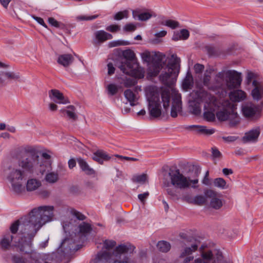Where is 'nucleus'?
<instances>
[{"instance_id":"nucleus-1","label":"nucleus","mask_w":263,"mask_h":263,"mask_svg":"<svg viewBox=\"0 0 263 263\" xmlns=\"http://www.w3.org/2000/svg\"><path fill=\"white\" fill-rule=\"evenodd\" d=\"M42 165L36 149L32 147L25 149L18 159L17 162L10 165L7 171V178L15 191H20L22 182L28 174H32Z\"/></svg>"},{"instance_id":"nucleus-2","label":"nucleus","mask_w":263,"mask_h":263,"mask_svg":"<svg viewBox=\"0 0 263 263\" xmlns=\"http://www.w3.org/2000/svg\"><path fill=\"white\" fill-rule=\"evenodd\" d=\"M165 55L160 52L151 53L148 51H145L141 53L142 61L147 64L153 61L154 57L157 58V60L153 64L150 70L153 76L158 74L160 71L162 70L159 76L160 80L166 86L172 85L176 80L180 69V59L176 54H172L171 58L166 64L165 62H162V57Z\"/></svg>"},{"instance_id":"nucleus-3","label":"nucleus","mask_w":263,"mask_h":263,"mask_svg":"<svg viewBox=\"0 0 263 263\" xmlns=\"http://www.w3.org/2000/svg\"><path fill=\"white\" fill-rule=\"evenodd\" d=\"M168 176L170 183L174 188L168 187L166 189L167 195L173 200H178L180 199V191L185 190L190 187L196 188L198 183V179H191L190 177L186 176L181 173L177 168H170L168 172Z\"/></svg>"},{"instance_id":"nucleus-4","label":"nucleus","mask_w":263,"mask_h":263,"mask_svg":"<svg viewBox=\"0 0 263 263\" xmlns=\"http://www.w3.org/2000/svg\"><path fill=\"white\" fill-rule=\"evenodd\" d=\"M24 229L22 230L26 236L22 238L18 243L15 245L17 251L25 254L31 253L32 250V240L36 234L37 231L43 226L30 212L27 221L24 222Z\"/></svg>"},{"instance_id":"nucleus-5","label":"nucleus","mask_w":263,"mask_h":263,"mask_svg":"<svg viewBox=\"0 0 263 263\" xmlns=\"http://www.w3.org/2000/svg\"><path fill=\"white\" fill-rule=\"evenodd\" d=\"M72 225L69 222H65L63 224V228L65 233H68L70 236V238H65L61 245V247L67 252L72 251H78L79 248L77 246L74 247V244L80 241L79 238L82 234H87L92 230L91 226L89 223L83 222L78 227L79 231L78 233L72 232L71 234L70 230L72 229Z\"/></svg>"},{"instance_id":"nucleus-6","label":"nucleus","mask_w":263,"mask_h":263,"mask_svg":"<svg viewBox=\"0 0 263 263\" xmlns=\"http://www.w3.org/2000/svg\"><path fill=\"white\" fill-rule=\"evenodd\" d=\"M241 73L235 70L222 71L218 73L215 78L217 88L224 89L226 86L229 89L239 87L241 82Z\"/></svg>"},{"instance_id":"nucleus-7","label":"nucleus","mask_w":263,"mask_h":263,"mask_svg":"<svg viewBox=\"0 0 263 263\" xmlns=\"http://www.w3.org/2000/svg\"><path fill=\"white\" fill-rule=\"evenodd\" d=\"M122 55L124 60L122 59L118 66L121 71L126 74L143 78L144 73L137 68V63L134 62L136 58L134 52L130 49H126L122 51Z\"/></svg>"},{"instance_id":"nucleus-8","label":"nucleus","mask_w":263,"mask_h":263,"mask_svg":"<svg viewBox=\"0 0 263 263\" xmlns=\"http://www.w3.org/2000/svg\"><path fill=\"white\" fill-rule=\"evenodd\" d=\"M199 251L200 255L193 263H233L230 259L224 258L219 250H210L202 245Z\"/></svg>"},{"instance_id":"nucleus-9","label":"nucleus","mask_w":263,"mask_h":263,"mask_svg":"<svg viewBox=\"0 0 263 263\" xmlns=\"http://www.w3.org/2000/svg\"><path fill=\"white\" fill-rule=\"evenodd\" d=\"M54 207L52 205L41 206L34 208L31 211L39 221L44 226L52 220L53 216Z\"/></svg>"},{"instance_id":"nucleus-10","label":"nucleus","mask_w":263,"mask_h":263,"mask_svg":"<svg viewBox=\"0 0 263 263\" xmlns=\"http://www.w3.org/2000/svg\"><path fill=\"white\" fill-rule=\"evenodd\" d=\"M148 109L149 115L153 118H158L161 115V106L159 96L157 92H153L148 99Z\"/></svg>"},{"instance_id":"nucleus-11","label":"nucleus","mask_w":263,"mask_h":263,"mask_svg":"<svg viewBox=\"0 0 263 263\" xmlns=\"http://www.w3.org/2000/svg\"><path fill=\"white\" fill-rule=\"evenodd\" d=\"M198 247L199 242H195L188 246L182 247L179 256V259L182 260L183 263H189L191 261H194V257L193 253L198 250Z\"/></svg>"},{"instance_id":"nucleus-12","label":"nucleus","mask_w":263,"mask_h":263,"mask_svg":"<svg viewBox=\"0 0 263 263\" xmlns=\"http://www.w3.org/2000/svg\"><path fill=\"white\" fill-rule=\"evenodd\" d=\"M197 98L195 100L190 102V109L192 114L199 115L201 112L200 102L204 101L208 97V94L205 91H197Z\"/></svg>"},{"instance_id":"nucleus-13","label":"nucleus","mask_w":263,"mask_h":263,"mask_svg":"<svg viewBox=\"0 0 263 263\" xmlns=\"http://www.w3.org/2000/svg\"><path fill=\"white\" fill-rule=\"evenodd\" d=\"M216 116L220 121L230 120L233 123H237L239 122L238 114L235 111V107L232 105L230 109H223L216 113Z\"/></svg>"},{"instance_id":"nucleus-14","label":"nucleus","mask_w":263,"mask_h":263,"mask_svg":"<svg viewBox=\"0 0 263 263\" xmlns=\"http://www.w3.org/2000/svg\"><path fill=\"white\" fill-rule=\"evenodd\" d=\"M173 102L171 108V116L173 118H176L178 115V112L181 110L182 102L180 93L178 91H174L173 92Z\"/></svg>"},{"instance_id":"nucleus-15","label":"nucleus","mask_w":263,"mask_h":263,"mask_svg":"<svg viewBox=\"0 0 263 263\" xmlns=\"http://www.w3.org/2000/svg\"><path fill=\"white\" fill-rule=\"evenodd\" d=\"M252 85L254 88L252 90L251 95L253 99L257 101L263 97V86L256 80H253Z\"/></svg>"},{"instance_id":"nucleus-16","label":"nucleus","mask_w":263,"mask_h":263,"mask_svg":"<svg viewBox=\"0 0 263 263\" xmlns=\"http://www.w3.org/2000/svg\"><path fill=\"white\" fill-rule=\"evenodd\" d=\"M260 135V129L258 127L252 129L247 133L242 138L243 143L256 142Z\"/></svg>"},{"instance_id":"nucleus-17","label":"nucleus","mask_w":263,"mask_h":263,"mask_svg":"<svg viewBox=\"0 0 263 263\" xmlns=\"http://www.w3.org/2000/svg\"><path fill=\"white\" fill-rule=\"evenodd\" d=\"M185 128L193 131L196 134H202L207 135H211L215 133L214 129H207L206 126L202 125H189L186 126Z\"/></svg>"},{"instance_id":"nucleus-18","label":"nucleus","mask_w":263,"mask_h":263,"mask_svg":"<svg viewBox=\"0 0 263 263\" xmlns=\"http://www.w3.org/2000/svg\"><path fill=\"white\" fill-rule=\"evenodd\" d=\"M49 94L51 100L57 103L67 104L69 103L68 100L64 98L63 93L57 89L51 90Z\"/></svg>"},{"instance_id":"nucleus-19","label":"nucleus","mask_w":263,"mask_h":263,"mask_svg":"<svg viewBox=\"0 0 263 263\" xmlns=\"http://www.w3.org/2000/svg\"><path fill=\"white\" fill-rule=\"evenodd\" d=\"M258 110L257 106L253 103H247L242 106V112L243 116L246 118L253 117Z\"/></svg>"},{"instance_id":"nucleus-20","label":"nucleus","mask_w":263,"mask_h":263,"mask_svg":"<svg viewBox=\"0 0 263 263\" xmlns=\"http://www.w3.org/2000/svg\"><path fill=\"white\" fill-rule=\"evenodd\" d=\"M92 159L100 164H102L104 161H109L111 157L103 150H98L92 155Z\"/></svg>"},{"instance_id":"nucleus-21","label":"nucleus","mask_w":263,"mask_h":263,"mask_svg":"<svg viewBox=\"0 0 263 263\" xmlns=\"http://www.w3.org/2000/svg\"><path fill=\"white\" fill-rule=\"evenodd\" d=\"M124 95L131 106H133L137 105V102L138 100L137 87L134 91L130 89L125 90L124 92Z\"/></svg>"},{"instance_id":"nucleus-22","label":"nucleus","mask_w":263,"mask_h":263,"mask_svg":"<svg viewBox=\"0 0 263 263\" xmlns=\"http://www.w3.org/2000/svg\"><path fill=\"white\" fill-rule=\"evenodd\" d=\"M77 161L82 171L87 175H93L96 174V171L89 165L84 159L80 157L78 158Z\"/></svg>"},{"instance_id":"nucleus-23","label":"nucleus","mask_w":263,"mask_h":263,"mask_svg":"<svg viewBox=\"0 0 263 263\" xmlns=\"http://www.w3.org/2000/svg\"><path fill=\"white\" fill-rule=\"evenodd\" d=\"M95 40L98 43H101L104 42L108 40L112 39V35L104 30H98L94 33Z\"/></svg>"},{"instance_id":"nucleus-24","label":"nucleus","mask_w":263,"mask_h":263,"mask_svg":"<svg viewBox=\"0 0 263 263\" xmlns=\"http://www.w3.org/2000/svg\"><path fill=\"white\" fill-rule=\"evenodd\" d=\"M73 61L74 58L71 54H63L59 56L57 62L64 67H68L73 63Z\"/></svg>"},{"instance_id":"nucleus-25","label":"nucleus","mask_w":263,"mask_h":263,"mask_svg":"<svg viewBox=\"0 0 263 263\" xmlns=\"http://www.w3.org/2000/svg\"><path fill=\"white\" fill-rule=\"evenodd\" d=\"M230 98L233 101L239 102L246 98V93L241 90H234L230 93Z\"/></svg>"},{"instance_id":"nucleus-26","label":"nucleus","mask_w":263,"mask_h":263,"mask_svg":"<svg viewBox=\"0 0 263 263\" xmlns=\"http://www.w3.org/2000/svg\"><path fill=\"white\" fill-rule=\"evenodd\" d=\"M12 239L13 236L9 233L4 235L0 241L1 248L4 250L8 249L10 246V243L12 241Z\"/></svg>"},{"instance_id":"nucleus-27","label":"nucleus","mask_w":263,"mask_h":263,"mask_svg":"<svg viewBox=\"0 0 263 263\" xmlns=\"http://www.w3.org/2000/svg\"><path fill=\"white\" fill-rule=\"evenodd\" d=\"M41 185L40 181L36 179H30L27 181L26 189L28 191H33L36 190Z\"/></svg>"},{"instance_id":"nucleus-28","label":"nucleus","mask_w":263,"mask_h":263,"mask_svg":"<svg viewBox=\"0 0 263 263\" xmlns=\"http://www.w3.org/2000/svg\"><path fill=\"white\" fill-rule=\"evenodd\" d=\"M161 99L163 102V106L165 110H167L170 106V93L168 90H163L161 93Z\"/></svg>"},{"instance_id":"nucleus-29","label":"nucleus","mask_w":263,"mask_h":263,"mask_svg":"<svg viewBox=\"0 0 263 263\" xmlns=\"http://www.w3.org/2000/svg\"><path fill=\"white\" fill-rule=\"evenodd\" d=\"M133 14L135 18L137 17L138 20L141 21H145L149 19L153 16L152 14L149 12H145L139 13L138 11H133Z\"/></svg>"},{"instance_id":"nucleus-30","label":"nucleus","mask_w":263,"mask_h":263,"mask_svg":"<svg viewBox=\"0 0 263 263\" xmlns=\"http://www.w3.org/2000/svg\"><path fill=\"white\" fill-rule=\"evenodd\" d=\"M67 110H64L63 111L65 112L69 119L73 121L77 119L78 116L76 114V108L73 105H69L67 107Z\"/></svg>"},{"instance_id":"nucleus-31","label":"nucleus","mask_w":263,"mask_h":263,"mask_svg":"<svg viewBox=\"0 0 263 263\" xmlns=\"http://www.w3.org/2000/svg\"><path fill=\"white\" fill-rule=\"evenodd\" d=\"M193 85V79L191 75L188 74L182 83V88L183 89L187 90L191 89Z\"/></svg>"},{"instance_id":"nucleus-32","label":"nucleus","mask_w":263,"mask_h":263,"mask_svg":"<svg viewBox=\"0 0 263 263\" xmlns=\"http://www.w3.org/2000/svg\"><path fill=\"white\" fill-rule=\"evenodd\" d=\"M158 250L162 252H167L171 249V245L169 242L162 240L159 241L157 245Z\"/></svg>"},{"instance_id":"nucleus-33","label":"nucleus","mask_w":263,"mask_h":263,"mask_svg":"<svg viewBox=\"0 0 263 263\" xmlns=\"http://www.w3.org/2000/svg\"><path fill=\"white\" fill-rule=\"evenodd\" d=\"M116 241L113 240L106 239L103 241V249H105L107 251H109L117 247Z\"/></svg>"},{"instance_id":"nucleus-34","label":"nucleus","mask_w":263,"mask_h":263,"mask_svg":"<svg viewBox=\"0 0 263 263\" xmlns=\"http://www.w3.org/2000/svg\"><path fill=\"white\" fill-rule=\"evenodd\" d=\"M129 75L132 76V77L126 78L125 80H124L123 82V85L126 87H132L133 86L135 85L137 83V80L136 78H138V77H135L132 74ZM139 79L140 78H139Z\"/></svg>"},{"instance_id":"nucleus-35","label":"nucleus","mask_w":263,"mask_h":263,"mask_svg":"<svg viewBox=\"0 0 263 263\" xmlns=\"http://www.w3.org/2000/svg\"><path fill=\"white\" fill-rule=\"evenodd\" d=\"M1 74L4 76L9 80H17L20 79L19 73H15L11 71H2Z\"/></svg>"},{"instance_id":"nucleus-36","label":"nucleus","mask_w":263,"mask_h":263,"mask_svg":"<svg viewBox=\"0 0 263 263\" xmlns=\"http://www.w3.org/2000/svg\"><path fill=\"white\" fill-rule=\"evenodd\" d=\"M210 205L211 208L218 210L222 206V202L221 199L215 197L211 199Z\"/></svg>"},{"instance_id":"nucleus-37","label":"nucleus","mask_w":263,"mask_h":263,"mask_svg":"<svg viewBox=\"0 0 263 263\" xmlns=\"http://www.w3.org/2000/svg\"><path fill=\"white\" fill-rule=\"evenodd\" d=\"M206 201V197L202 195H197L194 197L193 204L197 205H203Z\"/></svg>"},{"instance_id":"nucleus-38","label":"nucleus","mask_w":263,"mask_h":263,"mask_svg":"<svg viewBox=\"0 0 263 263\" xmlns=\"http://www.w3.org/2000/svg\"><path fill=\"white\" fill-rule=\"evenodd\" d=\"M161 24L166 26L171 29H174L179 27V23L176 21L168 20L164 22H162Z\"/></svg>"},{"instance_id":"nucleus-39","label":"nucleus","mask_w":263,"mask_h":263,"mask_svg":"<svg viewBox=\"0 0 263 263\" xmlns=\"http://www.w3.org/2000/svg\"><path fill=\"white\" fill-rule=\"evenodd\" d=\"M45 179L49 183H54L58 179V175L54 173H48L46 175Z\"/></svg>"},{"instance_id":"nucleus-40","label":"nucleus","mask_w":263,"mask_h":263,"mask_svg":"<svg viewBox=\"0 0 263 263\" xmlns=\"http://www.w3.org/2000/svg\"><path fill=\"white\" fill-rule=\"evenodd\" d=\"M147 180V175L145 174L141 175H135L132 178L133 182L138 183H144Z\"/></svg>"},{"instance_id":"nucleus-41","label":"nucleus","mask_w":263,"mask_h":263,"mask_svg":"<svg viewBox=\"0 0 263 263\" xmlns=\"http://www.w3.org/2000/svg\"><path fill=\"white\" fill-rule=\"evenodd\" d=\"M214 184L217 187L223 189L226 185V182L222 178H217L214 180Z\"/></svg>"},{"instance_id":"nucleus-42","label":"nucleus","mask_w":263,"mask_h":263,"mask_svg":"<svg viewBox=\"0 0 263 263\" xmlns=\"http://www.w3.org/2000/svg\"><path fill=\"white\" fill-rule=\"evenodd\" d=\"M128 16V11L124 10L123 11H119L115 14L114 19L116 20H121L123 18H127Z\"/></svg>"},{"instance_id":"nucleus-43","label":"nucleus","mask_w":263,"mask_h":263,"mask_svg":"<svg viewBox=\"0 0 263 263\" xmlns=\"http://www.w3.org/2000/svg\"><path fill=\"white\" fill-rule=\"evenodd\" d=\"M108 93L111 96L115 95L118 90V87L114 84H110L107 86Z\"/></svg>"},{"instance_id":"nucleus-44","label":"nucleus","mask_w":263,"mask_h":263,"mask_svg":"<svg viewBox=\"0 0 263 263\" xmlns=\"http://www.w3.org/2000/svg\"><path fill=\"white\" fill-rule=\"evenodd\" d=\"M27 259L26 260L23 257L16 255H14L12 256V260L13 263H27Z\"/></svg>"},{"instance_id":"nucleus-45","label":"nucleus","mask_w":263,"mask_h":263,"mask_svg":"<svg viewBox=\"0 0 263 263\" xmlns=\"http://www.w3.org/2000/svg\"><path fill=\"white\" fill-rule=\"evenodd\" d=\"M203 116L204 118L209 121H214L215 118V114L210 111H204Z\"/></svg>"},{"instance_id":"nucleus-46","label":"nucleus","mask_w":263,"mask_h":263,"mask_svg":"<svg viewBox=\"0 0 263 263\" xmlns=\"http://www.w3.org/2000/svg\"><path fill=\"white\" fill-rule=\"evenodd\" d=\"M71 212L72 215L80 220H84L86 218V217L84 214L77 210H72Z\"/></svg>"},{"instance_id":"nucleus-47","label":"nucleus","mask_w":263,"mask_h":263,"mask_svg":"<svg viewBox=\"0 0 263 263\" xmlns=\"http://www.w3.org/2000/svg\"><path fill=\"white\" fill-rule=\"evenodd\" d=\"M106 30L112 33H115L120 30V26L118 25H111L106 28Z\"/></svg>"},{"instance_id":"nucleus-48","label":"nucleus","mask_w":263,"mask_h":263,"mask_svg":"<svg viewBox=\"0 0 263 263\" xmlns=\"http://www.w3.org/2000/svg\"><path fill=\"white\" fill-rule=\"evenodd\" d=\"M98 15H93L91 16L80 15L77 17V19L79 21H90L97 18Z\"/></svg>"},{"instance_id":"nucleus-49","label":"nucleus","mask_w":263,"mask_h":263,"mask_svg":"<svg viewBox=\"0 0 263 263\" xmlns=\"http://www.w3.org/2000/svg\"><path fill=\"white\" fill-rule=\"evenodd\" d=\"M20 225V221L18 220L14 222L11 226L10 229L12 233L15 234L18 231Z\"/></svg>"},{"instance_id":"nucleus-50","label":"nucleus","mask_w":263,"mask_h":263,"mask_svg":"<svg viewBox=\"0 0 263 263\" xmlns=\"http://www.w3.org/2000/svg\"><path fill=\"white\" fill-rule=\"evenodd\" d=\"M136 28L137 27L135 24L128 23L124 26L123 30L126 32L134 31L136 29Z\"/></svg>"},{"instance_id":"nucleus-51","label":"nucleus","mask_w":263,"mask_h":263,"mask_svg":"<svg viewBox=\"0 0 263 263\" xmlns=\"http://www.w3.org/2000/svg\"><path fill=\"white\" fill-rule=\"evenodd\" d=\"M204 193L205 197L211 198V199L216 197V193L212 190H206Z\"/></svg>"},{"instance_id":"nucleus-52","label":"nucleus","mask_w":263,"mask_h":263,"mask_svg":"<svg viewBox=\"0 0 263 263\" xmlns=\"http://www.w3.org/2000/svg\"><path fill=\"white\" fill-rule=\"evenodd\" d=\"M179 37H181V39L186 40L187 39L190 35L189 31L186 29H182L180 32Z\"/></svg>"},{"instance_id":"nucleus-53","label":"nucleus","mask_w":263,"mask_h":263,"mask_svg":"<svg viewBox=\"0 0 263 263\" xmlns=\"http://www.w3.org/2000/svg\"><path fill=\"white\" fill-rule=\"evenodd\" d=\"M212 156L214 158H219L221 156V153L215 147L212 148Z\"/></svg>"},{"instance_id":"nucleus-54","label":"nucleus","mask_w":263,"mask_h":263,"mask_svg":"<svg viewBox=\"0 0 263 263\" xmlns=\"http://www.w3.org/2000/svg\"><path fill=\"white\" fill-rule=\"evenodd\" d=\"M48 23L52 26L59 28L60 27L61 23L58 22L56 20H55L53 17H49L48 18Z\"/></svg>"},{"instance_id":"nucleus-55","label":"nucleus","mask_w":263,"mask_h":263,"mask_svg":"<svg viewBox=\"0 0 263 263\" xmlns=\"http://www.w3.org/2000/svg\"><path fill=\"white\" fill-rule=\"evenodd\" d=\"M149 193L148 192H146L143 194H140L138 195V199L140 200L141 202L144 203L146 199L148 197Z\"/></svg>"},{"instance_id":"nucleus-56","label":"nucleus","mask_w":263,"mask_h":263,"mask_svg":"<svg viewBox=\"0 0 263 263\" xmlns=\"http://www.w3.org/2000/svg\"><path fill=\"white\" fill-rule=\"evenodd\" d=\"M115 156L117 158H118L121 160H125L127 161H137L138 160V159L133 157H129L127 156H123L119 155H116Z\"/></svg>"},{"instance_id":"nucleus-57","label":"nucleus","mask_w":263,"mask_h":263,"mask_svg":"<svg viewBox=\"0 0 263 263\" xmlns=\"http://www.w3.org/2000/svg\"><path fill=\"white\" fill-rule=\"evenodd\" d=\"M204 66L200 64H196L194 65V70L196 73H200L202 72Z\"/></svg>"},{"instance_id":"nucleus-58","label":"nucleus","mask_w":263,"mask_h":263,"mask_svg":"<svg viewBox=\"0 0 263 263\" xmlns=\"http://www.w3.org/2000/svg\"><path fill=\"white\" fill-rule=\"evenodd\" d=\"M33 18L39 24L43 26V27L47 28V26L45 23L43 19L41 17L35 16H32Z\"/></svg>"},{"instance_id":"nucleus-59","label":"nucleus","mask_w":263,"mask_h":263,"mask_svg":"<svg viewBox=\"0 0 263 263\" xmlns=\"http://www.w3.org/2000/svg\"><path fill=\"white\" fill-rule=\"evenodd\" d=\"M211 77L209 74L205 73L203 78V82L205 86H209L210 84Z\"/></svg>"},{"instance_id":"nucleus-60","label":"nucleus","mask_w":263,"mask_h":263,"mask_svg":"<svg viewBox=\"0 0 263 263\" xmlns=\"http://www.w3.org/2000/svg\"><path fill=\"white\" fill-rule=\"evenodd\" d=\"M107 69H108V74L109 75H111L114 73L115 71V68L114 67V65L111 63H109L107 64Z\"/></svg>"},{"instance_id":"nucleus-61","label":"nucleus","mask_w":263,"mask_h":263,"mask_svg":"<svg viewBox=\"0 0 263 263\" xmlns=\"http://www.w3.org/2000/svg\"><path fill=\"white\" fill-rule=\"evenodd\" d=\"M209 177V172L207 171L205 173V176L202 180V183L205 184L206 185H209L210 184V181L208 178Z\"/></svg>"},{"instance_id":"nucleus-62","label":"nucleus","mask_w":263,"mask_h":263,"mask_svg":"<svg viewBox=\"0 0 263 263\" xmlns=\"http://www.w3.org/2000/svg\"><path fill=\"white\" fill-rule=\"evenodd\" d=\"M182 199L190 204H193L194 201V197H192L189 195L184 196L182 197Z\"/></svg>"},{"instance_id":"nucleus-63","label":"nucleus","mask_w":263,"mask_h":263,"mask_svg":"<svg viewBox=\"0 0 263 263\" xmlns=\"http://www.w3.org/2000/svg\"><path fill=\"white\" fill-rule=\"evenodd\" d=\"M255 78V74L253 72H249L247 74V81L248 83H250L251 81Z\"/></svg>"},{"instance_id":"nucleus-64","label":"nucleus","mask_w":263,"mask_h":263,"mask_svg":"<svg viewBox=\"0 0 263 263\" xmlns=\"http://www.w3.org/2000/svg\"><path fill=\"white\" fill-rule=\"evenodd\" d=\"M68 163V166L70 169L73 168L74 166H76V160L73 159H71L69 160Z\"/></svg>"}]
</instances>
